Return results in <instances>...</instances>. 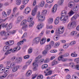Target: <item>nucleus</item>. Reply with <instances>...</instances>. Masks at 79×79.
<instances>
[{"label":"nucleus","instance_id":"29","mask_svg":"<svg viewBox=\"0 0 79 79\" xmlns=\"http://www.w3.org/2000/svg\"><path fill=\"white\" fill-rule=\"evenodd\" d=\"M69 65L72 68H76V65H75V64L73 62L70 63Z\"/></svg>","mask_w":79,"mask_h":79},{"label":"nucleus","instance_id":"33","mask_svg":"<svg viewBox=\"0 0 79 79\" xmlns=\"http://www.w3.org/2000/svg\"><path fill=\"white\" fill-rule=\"evenodd\" d=\"M46 28H47V29H53V27L52 25L49 26L47 24L46 26Z\"/></svg>","mask_w":79,"mask_h":79},{"label":"nucleus","instance_id":"10","mask_svg":"<svg viewBox=\"0 0 79 79\" xmlns=\"http://www.w3.org/2000/svg\"><path fill=\"white\" fill-rule=\"evenodd\" d=\"M63 57H65L64 56V55L60 56L58 57V60L59 61H61V60L63 62H65V61H66L68 60V59L65 58H63Z\"/></svg>","mask_w":79,"mask_h":79},{"label":"nucleus","instance_id":"42","mask_svg":"<svg viewBox=\"0 0 79 79\" xmlns=\"http://www.w3.org/2000/svg\"><path fill=\"white\" fill-rule=\"evenodd\" d=\"M77 18V15H74L71 19V21H73V19H76Z\"/></svg>","mask_w":79,"mask_h":79},{"label":"nucleus","instance_id":"49","mask_svg":"<svg viewBox=\"0 0 79 79\" xmlns=\"http://www.w3.org/2000/svg\"><path fill=\"white\" fill-rule=\"evenodd\" d=\"M32 50H33L32 48H30L28 50V53H29V54L31 53L32 52Z\"/></svg>","mask_w":79,"mask_h":79},{"label":"nucleus","instance_id":"48","mask_svg":"<svg viewBox=\"0 0 79 79\" xmlns=\"http://www.w3.org/2000/svg\"><path fill=\"white\" fill-rule=\"evenodd\" d=\"M2 15L4 17H5V18L7 17V14H6V13L5 12V11L2 12Z\"/></svg>","mask_w":79,"mask_h":79},{"label":"nucleus","instance_id":"12","mask_svg":"<svg viewBox=\"0 0 79 79\" xmlns=\"http://www.w3.org/2000/svg\"><path fill=\"white\" fill-rule=\"evenodd\" d=\"M42 58V56L40 55H39L37 56V57H36V58H37V60H38V62L37 63V64H38V63H43L44 62V59H41L40 60H39L40 59Z\"/></svg>","mask_w":79,"mask_h":79},{"label":"nucleus","instance_id":"53","mask_svg":"<svg viewBox=\"0 0 79 79\" xmlns=\"http://www.w3.org/2000/svg\"><path fill=\"white\" fill-rule=\"evenodd\" d=\"M64 0H60L59 1V3L60 5H62L63 4V2H64Z\"/></svg>","mask_w":79,"mask_h":79},{"label":"nucleus","instance_id":"17","mask_svg":"<svg viewBox=\"0 0 79 79\" xmlns=\"http://www.w3.org/2000/svg\"><path fill=\"white\" fill-rule=\"evenodd\" d=\"M46 41H47L46 38L45 37H43L40 41V45H43V44H44L46 42Z\"/></svg>","mask_w":79,"mask_h":79},{"label":"nucleus","instance_id":"20","mask_svg":"<svg viewBox=\"0 0 79 79\" xmlns=\"http://www.w3.org/2000/svg\"><path fill=\"white\" fill-rule=\"evenodd\" d=\"M77 32L76 31H71L70 33V36H74L75 35H77Z\"/></svg>","mask_w":79,"mask_h":79},{"label":"nucleus","instance_id":"35","mask_svg":"<svg viewBox=\"0 0 79 79\" xmlns=\"http://www.w3.org/2000/svg\"><path fill=\"white\" fill-rule=\"evenodd\" d=\"M60 44V43L59 42H57L55 44V45L54 46V48H56L57 47L59 46Z\"/></svg>","mask_w":79,"mask_h":79},{"label":"nucleus","instance_id":"27","mask_svg":"<svg viewBox=\"0 0 79 79\" xmlns=\"http://www.w3.org/2000/svg\"><path fill=\"white\" fill-rule=\"evenodd\" d=\"M53 40H54V41L58 40H59V37L56 35H54L53 37Z\"/></svg>","mask_w":79,"mask_h":79},{"label":"nucleus","instance_id":"54","mask_svg":"<svg viewBox=\"0 0 79 79\" xmlns=\"http://www.w3.org/2000/svg\"><path fill=\"white\" fill-rule=\"evenodd\" d=\"M26 41V39H23L20 42V45H23L24 42Z\"/></svg>","mask_w":79,"mask_h":79},{"label":"nucleus","instance_id":"40","mask_svg":"<svg viewBox=\"0 0 79 79\" xmlns=\"http://www.w3.org/2000/svg\"><path fill=\"white\" fill-rule=\"evenodd\" d=\"M48 50H47V49H45L44 51H43L42 52L43 55H47V53H48Z\"/></svg>","mask_w":79,"mask_h":79},{"label":"nucleus","instance_id":"64","mask_svg":"<svg viewBox=\"0 0 79 79\" xmlns=\"http://www.w3.org/2000/svg\"><path fill=\"white\" fill-rule=\"evenodd\" d=\"M18 10V8L17 7H15L13 9V13H15Z\"/></svg>","mask_w":79,"mask_h":79},{"label":"nucleus","instance_id":"26","mask_svg":"<svg viewBox=\"0 0 79 79\" xmlns=\"http://www.w3.org/2000/svg\"><path fill=\"white\" fill-rule=\"evenodd\" d=\"M44 25L42 23H39L38 25L37 26V28L38 30H40V29H41L42 28Z\"/></svg>","mask_w":79,"mask_h":79},{"label":"nucleus","instance_id":"11","mask_svg":"<svg viewBox=\"0 0 79 79\" xmlns=\"http://www.w3.org/2000/svg\"><path fill=\"white\" fill-rule=\"evenodd\" d=\"M1 36H3L5 35V37H6V38H4V39H7L8 38V36L10 35V34L8 33H6L5 31H2L1 32Z\"/></svg>","mask_w":79,"mask_h":79},{"label":"nucleus","instance_id":"47","mask_svg":"<svg viewBox=\"0 0 79 79\" xmlns=\"http://www.w3.org/2000/svg\"><path fill=\"white\" fill-rule=\"evenodd\" d=\"M16 32V31L15 30L9 32V35H10V34H15Z\"/></svg>","mask_w":79,"mask_h":79},{"label":"nucleus","instance_id":"19","mask_svg":"<svg viewBox=\"0 0 79 79\" xmlns=\"http://www.w3.org/2000/svg\"><path fill=\"white\" fill-rule=\"evenodd\" d=\"M31 11V8L29 7H27L24 10V13L25 14L27 15V14H29L30 12Z\"/></svg>","mask_w":79,"mask_h":79},{"label":"nucleus","instance_id":"13","mask_svg":"<svg viewBox=\"0 0 79 79\" xmlns=\"http://www.w3.org/2000/svg\"><path fill=\"white\" fill-rule=\"evenodd\" d=\"M10 48L8 46H5L4 47L3 49V51L4 52H6V51H7L5 53V55H8V54H10L9 53H8V51H9L10 50Z\"/></svg>","mask_w":79,"mask_h":79},{"label":"nucleus","instance_id":"24","mask_svg":"<svg viewBox=\"0 0 79 79\" xmlns=\"http://www.w3.org/2000/svg\"><path fill=\"white\" fill-rule=\"evenodd\" d=\"M12 68V71L13 72H16L19 68V66H16L15 67H13Z\"/></svg>","mask_w":79,"mask_h":79},{"label":"nucleus","instance_id":"8","mask_svg":"<svg viewBox=\"0 0 79 79\" xmlns=\"http://www.w3.org/2000/svg\"><path fill=\"white\" fill-rule=\"evenodd\" d=\"M64 31V26H61L58 29V32L59 34H62Z\"/></svg>","mask_w":79,"mask_h":79},{"label":"nucleus","instance_id":"31","mask_svg":"<svg viewBox=\"0 0 79 79\" xmlns=\"http://www.w3.org/2000/svg\"><path fill=\"white\" fill-rule=\"evenodd\" d=\"M51 48H52V47L50 45H46L45 46V48L46 50H50L51 49Z\"/></svg>","mask_w":79,"mask_h":79},{"label":"nucleus","instance_id":"58","mask_svg":"<svg viewBox=\"0 0 79 79\" xmlns=\"http://www.w3.org/2000/svg\"><path fill=\"white\" fill-rule=\"evenodd\" d=\"M53 0H46V2H47L48 3H53Z\"/></svg>","mask_w":79,"mask_h":79},{"label":"nucleus","instance_id":"62","mask_svg":"<svg viewBox=\"0 0 79 79\" xmlns=\"http://www.w3.org/2000/svg\"><path fill=\"white\" fill-rule=\"evenodd\" d=\"M24 59H28L29 58V55H27L23 57Z\"/></svg>","mask_w":79,"mask_h":79},{"label":"nucleus","instance_id":"38","mask_svg":"<svg viewBox=\"0 0 79 79\" xmlns=\"http://www.w3.org/2000/svg\"><path fill=\"white\" fill-rule=\"evenodd\" d=\"M47 67H48V65L47 64H44L42 66L41 69H46Z\"/></svg>","mask_w":79,"mask_h":79},{"label":"nucleus","instance_id":"21","mask_svg":"<svg viewBox=\"0 0 79 79\" xmlns=\"http://www.w3.org/2000/svg\"><path fill=\"white\" fill-rule=\"evenodd\" d=\"M45 5V2L44 1H41L40 3L38 4V6L39 7H44Z\"/></svg>","mask_w":79,"mask_h":79},{"label":"nucleus","instance_id":"60","mask_svg":"<svg viewBox=\"0 0 79 79\" xmlns=\"http://www.w3.org/2000/svg\"><path fill=\"white\" fill-rule=\"evenodd\" d=\"M37 77V75L35 74H34L31 76V79H34Z\"/></svg>","mask_w":79,"mask_h":79},{"label":"nucleus","instance_id":"18","mask_svg":"<svg viewBox=\"0 0 79 79\" xmlns=\"http://www.w3.org/2000/svg\"><path fill=\"white\" fill-rule=\"evenodd\" d=\"M14 41L10 40L7 41L6 42V45H8V46H10V45H12L13 44H14Z\"/></svg>","mask_w":79,"mask_h":79},{"label":"nucleus","instance_id":"25","mask_svg":"<svg viewBox=\"0 0 79 79\" xmlns=\"http://www.w3.org/2000/svg\"><path fill=\"white\" fill-rule=\"evenodd\" d=\"M53 22V19L52 18H49L47 20V23L48 24H52Z\"/></svg>","mask_w":79,"mask_h":79},{"label":"nucleus","instance_id":"61","mask_svg":"<svg viewBox=\"0 0 79 79\" xmlns=\"http://www.w3.org/2000/svg\"><path fill=\"white\" fill-rule=\"evenodd\" d=\"M49 58H47L45 60H44V63H47L49 62Z\"/></svg>","mask_w":79,"mask_h":79},{"label":"nucleus","instance_id":"59","mask_svg":"<svg viewBox=\"0 0 79 79\" xmlns=\"http://www.w3.org/2000/svg\"><path fill=\"white\" fill-rule=\"evenodd\" d=\"M20 22V17H19L17 18V20L16 23V24H18Z\"/></svg>","mask_w":79,"mask_h":79},{"label":"nucleus","instance_id":"34","mask_svg":"<svg viewBox=\"0 0 79 79\" xmlns=\"http://www.w3.org/2000/svg\"><path fill=\"white\" fill-rule=\"evenodd\" d=\"M32 20H33V17L31 16H29L27 19L28 22H32Z\"/></svg>","mask_w":79,"mask_h":79},{"label":"nucleus","instance_id":"41","mask_svg":"<svg viewBox=\"0 0 79 79\" xmlns=\"http://www.w3.org/2000/svg\"><path fill=\"white\" fill-rule=\"evenodd\" d=\"M29 0H23L22 1V3L23 5H26L27 3H28V2H29Z\"/></svg>","mask_w":79,"mask_h":79},{"label":"nucleus","instance_id":"36","mask_svg":"<svg viewBox=\"0 0 79 79\" xmlns=\"http://www.w3.org/2000/svg\"><path fill=\"white\" fill-rule=\"evenodd\" d=\"M57 52L58 50L56 49L51 50L50 51V53H56Z\"/></svg>","mask_w":79,"mask_h":79},{"label":"nucleus","instance_id":"44","mask_svg":"<svg viewBox=\"0 0 79 79\" xmlns=\"http://www.w3.org/2000/svg\"><path fill=\"white\" fill-rule=\"evenodd\" d=\"M50 45H51V47L54 48V45L55 44V42H54V41H51L50 42Z\"/></svg>","mask_w":79,"mask_h":79},{"label":"nucleus","instance_id":"63","mask_svg":"<svg viewBox=\"0 0 79 79\" xmlns=\"http://www.w3.org/2000/svg\"><path fill=\"white\" fill-rule=\"evenodd\" d=\"M36 3H37V1L36 0H34L33 3V4H32L33 6H35V5H36Z\"/></svg>","mask_w":79,"mask_h":79},{"label":"nucleus","instance_id":"16","mask_svg":"<svg viewBox=\"0 0 79 79\" xmlns=\"http://www.w3.org/2000/svg\"><path fill=\"white\" fill-rule=\"evenodd\" d=\"M57 4H55L54 7L52 8L51 11L52 13H55L56 11L57 10Z\"/></svg>","mask_w":79,"mask_h":79},{"label":"nucleus","instance_id":"39","mask_svg":"<svg viewBox=\"0 0 79 79\" xmlns=\"http://www.w3.org/2000/svg\"><path fill=\"white\" fill-rule=\"evenodd\" d=\"M6 70L5 73H7L9 72V71L10 70V66H6L5 68Z\"/></svg>","mask_w":79,"mask_h":79},{"label":"nucleus","instance_id":"30","mask_svg":"<svg viewBox=\"0 0 79 79\" xmlns=\"http://www.w3.org/2000/svg\"><path fill=\"white\" fill-rule=\"evenodd\" d=\"M12 24L10 23L8 25L7 27V31H10L11 28H12Z\"/></svg>","mask_w":79,"mask_h":79},{"label":"nucleus","instance_id":"7","mask_svg":"<svg viewBox=\"0 0 79 79\" xmlns=\"http://www.w3.org/2000/svg\"><path fill=\"white\" fill-rule=\"evenodd\" d=\"M40 37H36L33 40L32 43L33 44H39L40 41Z\"/></svg>","mask_w":79,"mask_h":79},{"label":"nucleus","instance_id":"45","mask_svg":"<svg viewBox=\"0 0 79 79\" xmlns=\"http://www.w3.org/2000/svg\"><path fill=\"white\" fill-rule=\"evenodd\" d=\"M68 47H69V44L68 43L64 44L63 46L64 48H68Z\"/></svg>","mask_w":79,"mask_h":79},{"label":"nucleus","instance_id":"6","mask_svg":"<svg viewBox=\"0 0 79 79\" xmlns=\"http://www.w3.org/2000/svg\"><path fill=\"white\" fill-rule=\"evenodd\" d=\"M18 47H16L14 48L13 49L12 48L10 49V50L8 51V53H11V52L16 53L18 51L20 50V49L19 48L18 49Z\"/></svg>","mask_w":79,"mask_h":79},{"label":"nucleus","instance_id":"23","mask_svg":"<svg viewBox=\"0 0 79 79\" xmlns=\"http://www.w3.org/2000/svg\"><path fill=\"white\" fill-rule=\"evenodd\" d=\"M31 74L32 71L31 70H29L27 71L26 74V76H27L28 77H29L30 76H31Z\"/></svg>","mask_w":79,"mask_h":79},{"label":"nucleus","instance_id":"9","mask_svg":"<svg viewBox=\"0 0 79 79\" xmlns=\"http://www.w3.org/2000/svg\"><path fill=\"white\" fill-rule=\"evenodd\" d=\"M76 25V22H73L72 23H69L67 26V28L69 29H71L72 27L75 26Z\"/></svg>","mask_w":79,"mask_h":79},{"label":"nucleus","instance_id":"28","mask_svg":"<svg viewBox=\"0 0 79 79\" xmlns=\"http://www.w3.org/2000/svg\"><path fill=\"white\" fill-rule=\"evenodd\" d=\"M59 62L56 60H54L52 63V66H54L58 64Z\"/></svg>","mask_w":79,"mask_h":79},{"label":"nucleus","instance_id":"2","mask_svg":"<svg viewBox=\"0 0 79 79\" xmlns=\"http://www.w3.org/2000/svg\"><path fill=\"white\" fill-rule=\"evenodd\" d=\"M47 10H44L41 12L42 15H40V12H39L36 16V18L39 21H43L45 20V16L47 14Z\"/></svg>","mask_w":79,"mask_h":79},{"label":"nucleus","instance_id":"57","mask_svg":"<svg viewBox=\"0 0 79 79\" xmlns=\"http://www.w3.org/2000/svg\"><path fill=\"white\" fill-rule=\"evenodd\" d=\"M77 56V55L75 53H72L71 54V56L72 57H76Z\"/></svg>","mask_w":79,"mask_h":79},{"label":"nucleus","instance_id":"32","mask_svg":"<svg viewBox=\"0 0 79 79\" xmlns=\"http://www.w3.org/2000/svg\"><path fill=\"white\" fill-rule=\"evenodd\" d=\"M8 23H6V25H5V23H3L1 24L0 25V29H1L2 27H7V26H8Z\"/></svg>","mask_w":79,"mask_h":79},{"label":"nucleus","instance_id":"5","mask_svg":"<svg viewBox=\"0 0 79 79\" xmlns=\"http://www.w3.org/2000/svg\"><path fill=\"white\" fill-rule=\"evenodd\" d=\"M26 23H27V20H24L21 23V25H23L22 29L24 31H27V25L26 24Z\"/></svg>","mask_w":79,"mask_h":79},{"label":"nucleus","instance_id":"37","mask_svg":"<svg viewBox=\"0 0 79 79\" xmlns=\"http://www.w3.org/2000/svg\"><path fill=\"white\" fill-rule=\"evenodd\" d=\"M15 66H16V63L15 62H12L10 65V68H12Z\"/></svg>","mask_w":79,"mask_h":79},{"label":"nucleus","instance_id":"52","mask_svg":"<svg viewBox=\"0 0 79 79\" xmlns=\"http://www.w3.org/2000/svg\"><path fill=\"white\" fill-rule=\"evenodd\" d=\"M5 70V68H3L2 69H0V74H2L3 72Z\"/></svg>","mask_w":79,"mask_h":79},{"label":"nucleus","instance_id":"43","mask_svg":"<svg viewBox=\"0 0 79 79\" xmlns=\"http://www.w3.org/2000/svg\"><path fill=\"white\" fill-rule=\"evenodd\" d=\"M71 3H72V2H70L68 4V7H69V8H71L73 6V5L71 4Z\"/></svg>","mask_w":79,"mask_h":79},{"label":"nucleus","instance_id":"56","mask_svg":"<svg viewBox=\"0 0 79 79\" xmlns=\"http://www.w3.org/2000/svg\"><path fill=\"white\" fill-rule=\"evenodd\" d=\"M20 61V57L17 58L15 60V62L17 63H19Z\"/></svg>","mask_w":79,"mask_h":79},{"label":"nucleus","instance_id":"3","mask_svg":"<svg viewBox=\"0 0 79 79\" xmlns=\"http://www.w3.org/2000/svg\"><path fill=\"white\" fill-rule=\"evenodd\" d=\"M73 10H71L69 13H68V15L67 16H69V17H71V16L73 15L74 14V12H77L78 10H79V7L77 5H76L75 7L73 8Z\"/></svg>","mask_w":79,"mask_h":79},{"label":"nucleus","instance_id":"1","mask_svg":"<svg viewBox=\"0 0 79 79\" xmlns=\"http://www.w3.org/2000/svg\"><path fill=\"white\" fill-rule=\"evenodd\" d=\"M67 14V11L64 10H62L61 13V16L60 17H57L55 19L54 24L56 25L60 23V21H63V23H65L69 18V16L66 15Z\"/></svg>","mask_w":79,"mask_h":79},{"label":"nucleus","instance_id":"22","mask_svg":"<svg viewBox=\"0 0 79 79\" xmlns=\"http://www.w3.org/2000/svg\"><path fill=\"white\" fill-rule=\"evenodd\" d=\"M5 74L3 75L2 76H0V79H2L4 78H5L6 77H7V76H8V74H9L8 73H5V71H4Z\"/></svg>","mask_w":79,"mask_h":79},{"label":"nucleus","instance_id":"14","mask_svg":"<svg viewBox=\"0 0 79 79\" xmlns=\"http://www.w3.org/2000/svg\"><path fill=\"white\" fill-rule=\"evenodd\" d=\"M44 73L45 75L46 76H48V75H50V74H52V70H50L48 72V69H47L44 71Z\"/></svg>","mask_w":79,"mask_h":79},{"label":"nucleus","instance_id":"50","mask_svg":"<svg viewBox=\"0 0 79 79\" xmlns=\"http://www.w3.org/2000/svg\"><path fill=\"white\" fill-rule=\"evenodd\" d=\"M76 44V41H72L70 43L69 45L71 46L74 45Z\"/></svg>","mask_w":79,"mask_h":79},{"label":"nucleus","instance_id":"51","mask_svg":"<svg viewBox=\"0 0 79 79\" xmlns=\"http://www.w3.org/2000/svg\"><path fill=\"white\" fill-rule=\"evenodd\" d=\"M37 79H43V76L42 75H39L37 76Z\"/></svg>","mask_w":79,"mask_h":79},{"label":"nucleus","instance_id":"4","mask_svg":"<svg viewBox=\"0 0 79 79\" xmlns=\"http://www.w3.org/2000/svg\"><path fill=\"white\" fill-rule=\"evenodd\" d=\"M37 63H38V59H37V58H35L32 64L33 66L34 67L33 68V71H35L37 70V68L39 66Z\"/></svg>","mask_w":79,"mask_h":79},{"label":"nucleus","instance_id":"46","mask_svg":"<svg viewBox=\"0 0 79 79\" xmlns=\"http://www.w3.org/2000/svg\"><path fill=\"white\" fill-rule=\"evenodd\" d=\"M34 24V21H32L29 23V27H31Z\"/></svg>","mask_w":79,"mask_h":79},{"label":"nucleus","instance_id":"15","mask_svg":"<svg viewBox=\"0 0 79 79\" xmlns=\"http://www.w3.org/2000/svg\"><path fill=\"white\" fill-rule=\"evenodd\" d=\"M37 6H36L34 9L31 12V15L34 16L35 15H36V13H37Z\"/></svg>","mask_w":79,"mask_h":79},{"label":"nucleus","instance_id":"55","mask_svg":"<svg viewBox=\"0 0 79 79\" xmlns=\"http://www.w3.org/2000/svg\"><path fill=\"white\" fill-rule=\"evenodd\" d=\"M74 62H76L77 63H79V58L75 59L74 60Z\"/></svg>","mask_w":79,"mask_h":79}]
</instances>
